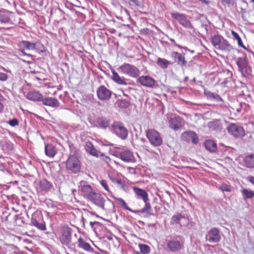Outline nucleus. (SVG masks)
<instances>
[{"mask_svg":"<svg viewBox=\"0 0 254 254\" xmlns=\"http://www.w3.org/2000/svg\"><path fill=\"white\" fill-rule=\"evenodd\" d=\"M138 247L140 250V253L142 254H149L151 252V249L150 247L147 245L143 244H139Z\"/></svg>","mask_w":254,"mask_h":254,"instance_id":"nucleus-37","label":"nucleus"},{"mask_svg":"<svg viewBox=\"0 0 254 254\" xmlns=\"http://www.w3.org/2000/svg\"><path fill=\"white\" fill-rule=\"evenodd\" d=\"M247 180L249 182L254 185V177L252 176H249L247 177Z\"/></svg>","mask_w":254,"mask_h":254,"instance_id":"nucleus-52","label":"nucleus"},{"mask_svg":"<svg viewBox=\"0 0 254 254\" xmlns=\"http://www.w3.org/2000/svg\"><path fill=\"white\" fill-rule=\"evenodd\" d=\"M184 218L181 214H178L172 216L171 218L172 224H179L181 219Z\"/></svg>","mask_w":254,"mask_h":254,"instance_id":"nucleus-41","label":"nucleus"},{"mask_svg":"<svg viewBox=\"0 0 254 254\" xmlns=\"http://www.w3.org/2000/svg\"><path fill=\"white\" fill-rule=\"evenodd\" d=\"M31 223L32 226L41 231H44L47 229L43 214L40 212H35L32 214Z\"/></svg>","mask_w":254,"mask_h":254,"instance_id":"nucleus-6","label":"nucleus"},{"mask_svg":"<svg viewBox=\"0 0 254 254\" xmlns=\"http://www.w3.org/2000/svg\"><path fill=\"white\" fill-rule=\"evenodd\" d=\"M145 206L140 210V212H141V213L146 212V213H148L149 215H152L153 214L151 212L152 211V209H151V206L150 203L148 201V202H145Z\"/></svg>","mask_w":254,"mask_h":254,"instance_id":"nucleus-40","label":"nucleus"},{"mask_svg":"<svg viewBox=\"0 0 254 254\" xmlns=\"http://www.w3.org/2000/svg\"><path fill=\"white\" fill-rule=\"evenodd\" d=\"M137 81L142 86L149 88H153L156 83L154 78L147 75L140 76Z\"/></svg>","mask_w":254,"mask_h":254,"instance_id":"nucleus-16","label":"nucleus"},{"mask_svg":"<svg viewBox=\"0 0 254 254\" xmlns=\"http://www.w3.org/2000/svg\"><path fill=\"white\" fill-rule=\"evenodd\" d=\"M122 73L133 78L137 77L140 74V70L135 66L127 63H124L118 68Z\"/></svg>","mask_w":254,"mask_h":254,"instance_id":"nucleus-4","label":"nucleus"},{"mask_svg":"<svg viewBox=\"0 0 254 254\" xmlns=\"http://www.w3.org/2000/svg\"><path fill=\"white\" fill-rule=\"evenodd\" d=\"M208 96L211 99H213L217 101H222V98L218 95L214 93L209 92Z\"/></svg>","mask_w":254,"mask_h":254,"instance_id":"nucleus-44","label":"nucleus"},{"mask_svg":"<svg viewBox=\"0 0 254 254\" xmlns=\"http://www.w3.org/2000/svg\"><path fill=\"white\" fill-rule=\"evenodd\" d=\"M129 4L132 7H136L140 6V2L137 0H129Z\"/></svg>","mask_w":254,"mask_h":254,"instance_id":"nucleus-46","label":"nucleus"},{"mask_svg":"<svg viewBox=\"0 0 254 254\" xmlns=\"http://www.w3.org/2000/svg\"><path fill=\"white\" fill-rule=\"evenodd\" d=\"M20 44L26 50H33L36 48V43H31L28 41H22L20 42Z\"/></svg>","mask_w":254,"mask_h":254,"instance_id":"nucleus-36","label":"nucleus"},{"mask_svg":"<svg viewBox=\"0 0 254 254\" xmlns=\"http://www.w3.org/2000/svg\"><path fill=\"white\" fill-rule=\"evenodd\" d=\"M181 139L185 141L189 142L190 140L193 144H197L198 142V137L194 131H186L182 133Z\"/></svg>","mask_w":254,"mask_h":254,"instance_id":"nucleus-14","label":"nucleus"},{"mask_svg":"<svg viewBox=\"0 0 254 254\" xmlns=\"http://www.w3.org/2000/svg\"><path fill=\"white\" fill-rule=\"evenodd\" d=\"M245 166L248 168H254V154H250L245 157L244 159Z\"/></svg>","mask_w":254,"mask_h":254,"instance_id":"nucleus-31","label":"nucleus"},{"mask_svg":"<svg viewBox=\"0 0 254 254\" xmlns=\"http://www.w3.org/2000/svg\"><path fill=\"white\" fill-rule=\"evenodd\" d=\"M211 42L214 47L222 51H229L231 49V46L228 41L221 35L212 36Z\"/></svg>","mask_w":254,"mask_h":254,"instance_id":"nucleus-3","label":"nucleus"},{"mask_svg":"<svg viewBox=\"0 0 254 254\" xmlns=\"http://www.w3.org/2000/svg\"><path fill=\"white\" fill-rule=\"evenodd\" d=\"M113 198L116 200L118 202V204L120 205L123 208L130 211H132L131 209H130L127 204L125 201L122 199V198H118L115 196L113 197Z\"/></svg>","mask_w":254,"mask_h":254,"instance_id":"nucleus-38","label":"nucleus"},{"mask_svg":"<svg viewBox=\"0 0 254 254\" xmlns=\"http://www.w3.org/2000/svg\"><path fill=\"white\" fill-rule=\"evenodd\" d=\"M41 101H42L43 105L54 108H57L60 105L58 100L54 98L48 97L44 99L42 98Z\"/></svg>","mask_w":254,"mask_h":254,"instance_id":"nucleus-23","label":"nucleus"},{"mask_svg":"<svg viewBox=\"0 0 254 254\" xmlns=\"http://www.w3.org/2000/svg\"><path fill=\"white\" fill-rule=\"evenodd\" d=\"M97 223H98V222H96V221H94V222H90V225L93 227V225L95 224H97Z\"/></svg>","mask_w":254,"mask_h":254,"instance_id":"nucleus-59","label":"nucleus"},{"mask_svg":"<svg viewBox=\"0 0 254 254\" xmlns=\"http://www.w3.org/2000/svg\"><path fill=\"white\" fill-rule=\"evenodd\" d=\"M219 189L222 191L230 192L231 191V187L230 185L226 183H222L219 187Z\"/></svg>","mask_w":254,"mask_h":254,"instance_id":"nucleus-43","label":"nucleus"},{"mask_svg":"<svg viewBox=\"0 0 254 254\" xmlns=\"http://www.w3.org/2000/svg\"><path fill=\"white\" fill-rule=\"evenodd\" d=\"M239 71L244 76H247L251 73V70L248 66L246 61L242 59H239L237 62Z\"/></svg>","mask_w":254,"mask_h":254,"instance_id":"nucleus-17","label":"nucleus"},{"mask_svg":"<svg viewBox=\"0 0 254 254\" xmlns=\"http://www.w3.org/2000/svg\"><path fill=\"white\" fill-rule=\"evenodd\" d=\"M36 48L34 49L36 52L39 53H43L46 52V49L44 46L40 43H36Z\"/></svg>","mask_w":254,"mask_h":254,"instance_id":"nucleus-42","label":"nucleus"},{"mask_svg":"<svg viewBox=\"0 0 254 254\" xmlns=\"http://www.w3.org/2000/svg\"><path fill=\"white\" fill-rule=\"evenodd\" d=\"M172 17L179 22L183 26L190 29L192 28L191 22L189 20L185 14L179 12H174L171 13Z\"/></svg>","mask_w":254,"mask_h":254,"instance_id":"nucleus-9","label":"nucleus"},{"mask_svg":"<svg viewBox=\"0 0 254 254\" xmlns=\"http://www.w3.org/2000/svg\"><path fill=\"white\" fill-rule=\"evenodd\" d=\"M232 0H222L223 2L226 3L227 4H230L232 2Z\"/></svg>","mask_w":254,"mask_h":254,"instance_id":"nucleus-57","label":"nucleus"},{"mask_svg":"<svg viewBox=\"0 0 254 254\" xmlns=\"http://www.w3.org/2000/svg\"><path fill=\"white\" fill-rule=\"evenodd\" d=\"M251 0V2H254V0Z\"/></svg>","mask_w":254,"mask_h":254,"instance_id":"nucleus-62","label":"nucleus"},{"mask_svg":"<svg viewBox=\"0 0 254 254\" xmlns=\"http://www.w3.org/2000/svg\"><path fill=\"white\" fill-rule=\"evenodd\" d=\"M170 41H171V42H172V44H173L175 46H176V47H178V48H182L180 45H179L177 44L176 43L174 39H170Z\"/></svg>","mask_w":254,"mask_h":254,"instance_id":"nucleus-53","label":"nucleus"},{"mask_svg":"<svg viewBox=\"0 0 254 254\" xmlns=\"http://www.w3.org/2000/svg\"><path fill=\"white\" fill-rule=\"evenodd\" d=\"M171 57L174 59V62L176 63L178 65L181 66H186L187 61L184 55L177 52L173 51L171 53Z\"/></svg>","mask_w":254,"mask_h":254,"instance_id":"nucleus-18","label":"nucleus"},{"mask_svg":"<svg viewBox=\"0 0 254 254\" xmlns=\"http://www.w3.org/2000/svg\"><path fill=\"white\" fill-rule=\"evenodd\" d=\"M112 75L111 79L117 84L122 85H127L126 78L124 76H121L115 70H112Z\"/></svg>","mask_w":254,"mask_h":254,"instance_id":"nucleus-22","label":"nucleus"},{"mask_svg":"<svg viewBox=\"0 0 254 254\" xmlns=\"http://www.w3.org/2000/svg\"><path fill=\"white\" fill-rule=\"evenodd\" d=\"M100 157L101 159L104 161L105 163H106L107 164H109L111 162V159L109 157L104 155L103 153H99V157Z\"/></svg>","mask_w":254,"mask_h":254,"instance_id":"nucleus-48","label":"nucleus"},{"mask_svg":"<svg viewBox=\"0 0 254 254\" xmlns=\"http://www.w3.org/2000/svg\"><path fill=\"white\" fill-rule=\"evenodd\" d=\"M77 244V247L79 248L82 249L85 251L91 252L93 250L90 245L89 243H86L84 239L81 237L78 239Z\"/></svg>","mask_w":254,"mask_h":254,"instance_id":"nucleus-27","label":"nucleus"},{"mask_svg":"<svg viewBox=\"0 0 254 254\" xmlns=\"http://www.w3.org/2000/svg\"><path fill=\"white\" fill-rule=\"evenodd\" d=\"M88 200L96 205L107 211H111L114 208V203L111 200L108 199V202L105 203V199L102 195L95 191L92 193Z\"/></svg>","mask_w":254,"mask_h":254,"instance_id":"nucleus-1","label":"nucleus"},{"mask_svg":"<svg viewBox=\"0 0 254 254\" xmlns=\"http://www.w3.org/2000/svg\"><path fill=\"white\" fill-rule=\"evenodd\" d=\"M101 185L103 187V188L108 192L110 191V189L108 185V183L106 180H102L100 182Z\"/></svg>","mask_w":254,"mask_h":254,"instance_id":"nucleus-45","label":"nucleus"},{"mask_svg":"<svg viewBox=\"0 0 254 254\" xmlns=\"http://www.w3.org/2000/svg\"><path fill=\"white\" fill-rule=\"evenodd\" d=\"M97 122L100 127L104 128L107 127L110 124L109 120L103 117L98 118Z\"/></svg>","mask_w":254,"mask_h":254,"instance_id":"nucleus-35","label":"nucleus"},{"mask_svg":"<svg viewBox=\"0 0 254 254\" xmlns=\"http://www.w3.org/2000/svg\"><path fill=\"white\" fill-rule=\"evenodd\" d=\"M85 149L87 152L91 155L99 157L100 152L94 148L93 145L90 142H86L85 146Z\"/></svg>","mask_w":254,"mask_h":254,"instance_id":"nucleus-29","label":"nucleus"},{"mask_svg":"<svg viewBox=\"0 0 254 254\" xmlns=\"http://www.w3.org/2000/svg\"><path fill=\"white\" fill-rule=\"evenodd\" d=\"M111 180L112 182L114 183L117 184L120 186H121L122 187H124L125 185V183L122 181L121 179H118L116 178H111Z\"/></svg>","mask_w":254,"mask_h":254,"instance_id":"nucleus-49","label":"nucleus"},{"mask_svg":"<svg viewBox=\"0 0 254 254\" xmlns=\"http://www.w3.org/2000/svg\"><path fill=\"white\" fill-rule=\"evenodd\" d=\"M81 193L87 199L91 196L94 192L92 188L90 185L82 186L80 189Z\"/></svg>","mask_w":254,"mask_h":254,"instance_id":"nucleus-26","label":"nucleus"},{"mask_svg":"<svg viewBox=\"0 0 254 254\" xmlns=\"http://www.w3.org/2000/svg\"><path fill=\"white\" fill-rule=\"evenodd\" d=\"M227 129L228 133L235 138H241L245 135L244 128L236 124L231 123L228 126Z\"/></svg>","mask_w":254,"mask_h":254,"instance_id":"nucleus-8","label":"nucleus"},{"mask_svg":"<svg viewBox=\"0 0 254 254\" xmlns=\"http://www.w3.org/2000/svg\"><path fill=\"white\" fill-rule=\"evenodd\" d=\"M18 121L17 119L14 118L10 120L8 122V124L11 127H15L18 125Z\"/></svg>","mask_w":254,"mask_h":254,"instance_id":"nucleus-50","label":"nucleus"},{"mask_svg":"<svg viewBox=\"0 0 254 254\" xmlns=\"http://www.w3.org/2000/svg\"><path fill=\"white\" fill-rule=\"evenodd\" d=\"M121 103L124 104V105L125 106H127L129 104V103L128 101H127L126 100H122L121 101Z\"/></svg>","mask_w":254,"mask_h":254,"instance_id":"nucleus-55","label":"nucleus"},{"mask_svg":"<svg viewBox=\"0 0 254 254\" xmlns=\"http://www.w3.org/2000/svg\"><path fill=\"white\" fill-rule=\"evenodd\" d=\"M13 149L12 145L9 143H6L5 145L3 146V150L6 152H8Z\"/></svg>","mask_w":254,"mask_h":254,"instance_id":"nucleus-47","label":"nucleus"},{"mask_svg":"<svg viewBox=\"0 0 254 254\" xmlns=\"http://www.w3.org/2000/svg\"><path fill=\"white\" fill-rule=\"evenodd\" d=\"M7 78L8 76L6 74L3 72H0V81H5L7 79Z\"/></svg>","mask_w":254,"mask_h":254,"instance_id":"nucleus-51","label":"nucleus"},{"mask_svg":"<svg viewBox=\"0 0 254 254\" xmlns=\"http://www.w3.org/2000/svg\"><path fill=\"white\" fill-rule=\"evenodd\" d=\"M46 155L51 158H53L57 153L55 146L51 144H46L45 146Z\"/></svg>","mask_w":254,"mask_h":254,"instance_id":"nucleus-28","label":"nucleus"},{"mask_svg":"<svg viewBox=\"0 0 254 254\" xmlns=\"http://www.w3.org/2000/svg\"><path fill=\"white\" fill-rule=\"evenodd\" d=\"M200 1H201L203 3H204L205 4H208V1L206 0H199Z\"/></svg>","mask_w":254,"mask_h":254,"instance_id":"nucleus-60","label":"nucleus"},{"mask_svg":"<svg viewBox=\"0 0 254 254\" xmlns=\"http://www.w3.org/2000/svg\"><path fill=\"white\" fill-rule=\"evenodd\" d=\"M231 34L233 35L234 38L237 40L238 46L245 49V47L243 44V41L239 34L233 30L231 31Z\"/></svg>","mask_w":254,"mask_h":254,"instance_id":"nucleus-39","label":"nucleus"},{"mask_svg":"<svg viewBox=\"0 0 254 254\" xmlns=\"http://www.w3.org/2000/svg\"><path fill=\"white\" fill-rule=\"evenodd\" d=\"M241 193L244 200L252 198L254 196V191L247 189L242 190Z\"/></svg>","mask_w":254,"mask_h":254,"instance_id":"nucleus-34","label":"nucleus"},{"mask_svg":"<svg viewBox=\"0 0 254 254\" xmlns=\"http://www.w3.org/2000/svg\"><path fill=\"white\" fill-rule=\"evenodd\" d=\"M205 148L211 152H215L217 149L216 143L212 140H207L204 142Z\"/></svg>","mask_w":254,"mask_h":254,"instance_id":"nucleus-30","label":"nucleus"},{"mask_svg":"<svg viewBox=\"0 0 254 254\" xmlns=\"http://www.w3.org/2000/svg\"><path fill=\"white\" fill-rule=\"evenodd\" d=\"M96 93L100 100L105 101L110 99L112 92L105 86L101 85L97 89Z\"/></svg>","mask_w":254,"mask_h":254,"instance_id":"nucleus-11","label":"nucleus"},{"mask_svg":"<svg viewBox=\"0 0 254 254\" xmlns=\"http://www.w3.org/2000/svg\"><path fill=\"white\" fill-rule=\"evenodd\" d=\"M43 97V95L36 91H30L26 95V98L28 99L33 101H41Z\"/></svg>","mask_w":254,"mask_h":254,"instance_id":"nucleus-25","label":"nucleus"},{"mask_svg":"<svg viewBox=\"0 0 254 254\" xmlns=\"http://www.w3.org/2000/svg\"><path fill=\"white\" fill-rule=\"evenodd\" d=\"M133 190L137 198L141 199L144 202L149 201L148 193L145 190L137 187H134Z\"/></svg>","mask_w":254,"mask_h":254,"instance_id":"nucleus-20","label":"nucleus"},{"mask_svg":"<svg viewBox=\"0 0 254 254\" xmlns=\"http://www.w3.org/2000/svg\"><path fill=\"white\" fill-rule=\"evenodd\" d=\"M59 240L63 245L69 247L71 241V229L67 226L61 227Z\"/></svg>","mask_w":254,"mask_h":254,"instance_id":"nucleus-7","label":"nucleus"},{"mask_svg":"<svg viewBox=\"0 0 254 254\" xmlns=\"http://www.w3.org/2000/svg\"><path fill=\"white\" fill-rule=\"evenodd\" d=\"M16 15L12 12L6 10H0V22L2 23H9L12 24H15Z\"/></svg>","mask_w":254,"mask_h":254,"instance_id":"nucleus-12","label":"nucleus"},{"mask_svg":"<svg viewBox=\"0 0 254 254\" xmlns=\"http://www.w3.org/2000/svg\"><path fill=\"white\" fill-rule=\"evenodd\" d=\"M207 126L210 129L216 131H220L223 129V123L220 119L208 122Z\"/></svg>","mask_w":254,"mask_h":254,"instance_id":"nucleus-21","label":"nucleus"},{"mask_svg":"<svg viewBox=\"0 0 254 254\" xmlns=\"http://www.w3.org/2000/svg\"><path fill=\"white\" fill-rule=\"evenodd\" d=\"M21 53H22V55L28 56V57H31L32 56L30 54H27L23 50H20Z\"/></svg>","mask_w":254,"mask_h":254,"instance_id":"nucleus-56","label":"nucleus"},{"mask_svg":"<svg viewBox=\"0 0 254 254\" xmlns=\"http://www.w3.org/2000/svg\"><path fill=\"white\" fill-rule=\"evenodd\" d=\"M3 109V106L2 104L0 102V113H1Z\"/></svg>","mask_w":254,"mask_h":254,"instance_id":"nucleus-58","label":"nucleus"},{"mask_svg":"<svg viewBox=\"0 0 254 254\" xmlns=\"http://www.w3.org/2000/svg\"><path fill=\"white\" fill-rule=\"evenodd\" d=\"M112 127L115 133L122 139H126L128 136L127 129L120 122L114 123Z\"/></svg>","mask_w":254,"mask_h":254,"instance_id":"nucleus-10","label":"nucleus"},{"mask_svg":"<svg viewBox=\"0 0 254 254\" xmlns=\"http://www.w3.org/2000/svg\"><path fill=\"white\" fill-rule=\"evenodd\" d=\"M148 31L149 30L148 28H143L140 30V32L141 34H147Z\"/></svg>","mask_w":254,"mask_h":254,"instance_id":"nucleus-54","label":"nucleus"},{"mask_svg":"<svg viewBox=\"0 0 254 254\" xmlns=\"http://www.w3.org/2000/svg\"><path fill=\"white\" fill-rule=\"evenodd\" d=\"M2 68L4 70H6V69H5L4 67H2Z\"/></svg>","mask_w":254,"mask_h":254,"instance_id":"nucleus-61","label":"nucleus"},{"mask_svg":"<svg viewBox=\"0 0 254 254\" xmlns=\"http://www.w3.org/2000/svg\"><path fill=\"white\" fill-rule=\"evenodd\" d=\"M121 159L125 162L134 163L136 161L133 152L129 149H126L120 153Z\"/></svg>","mask_w":254,"mask_h":254,"instance_id":"nucleus-15","label":"nucleus"},{"mask_svg":"<svg viewBox=\"0 0 254 254\" xmlns=\"http://www.w3.org/2000/svg\"><path fill=\"white\" fill-rule=\"evenodd\" d=\"M221 238L220 231L216 227L211 229L205 237L206 240L210 243H218L220 241Z\"/></svg>","mask_w":254,"mask_h":254,"instance_id":"nucleus-13","label":"nucleus"},{"mask_svg":"<svg viewBox=\"0 0 254 254\" xmlns=\"http://www.w3.org/2000/svg\"><path fill=\"white\" fill-rule=\"evenodd\" d=\"M167 247L172 252H177L182 249V245L178 241L171 240L167 243Z\"/></svg>","mask_w":254,"mask_h":254,"instance_id":"nucleus-24","label":"nucleus"},{"mask_svg":"<svg viewBox=\"0 0 254 254\" xmlns=\"http://www.w3.org/2000/svg\"><path fill=\"white\" fill-rule=\"evenodd\" d=\"M52 187V185L46 179H43L40 182V188L41 190L47 191Z\"/></svg>","mask_w":254,"mask_h":254,"instance_id":"nucleus-33","label":"nucleus"},{"mask_svg":"<svg viewBox=\"0 0 254 254\" xmlns=\"http://www.w3.org/2000/svg\"><path fill=\"white\" fill-rule=\"evenodd\" d=\"M156 64L158 66L163 69L168 68L169 65L172 64L170 61L159 57L157 59Z\"/></svg>","mask_w":254,"mask_h":254,"instance_id":"nucleus-32","label":"nucleus"},{"mask_svg":"<svg viewBox=\"0 0 254 254\" xmlns=\"http://www.w3.org/2000/svg\"><path fill=\"white\" fill-rule=\"evenodd\" d=\"M145 135L151 144L154 146H159L163 142L160 133L154 129H147Z\"/></svg>","mask_w":254,"mask_h":254,"instance_id":"nucleus-5","label":"nucleus"},{"mask_svg":"<svg viewBox=\"0 0 254 254\" xmlns=\"http://www.w3.org/2000/svg\"><path fill=\"white\" fill-rule=\"evenodd\" d=\"M65 168L71 173L78 174L81 172V162L77 156L70 155L65 162Z\"/></svg>","mask_w":254,"mask_h":254,"instance_id":"nucleus-2","label":"nucleus"},{"mask_svg":"<svg viewBox=\"0 0 254 254\" xmlns=\"http://www.w3.org/2000/svg\"><path fill=\"white\" fill-rule=\"evenodd\" d=\"M168 123L171 128L177 130L182 127L183 119L180 117H174L171 118Z\"/></svg>","mask_w":254,"mask_h":254,"instance_id":"nucleus-19","label":"nucleus"}]
</instances>
